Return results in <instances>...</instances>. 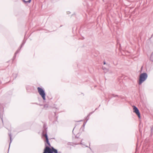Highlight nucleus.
Segmentation results:
<instances>
[{
  "mask_svg": "<svg viewBox=\"0 0 153 153\" xmlns=\"http://www.w3.org/2000/svg\"><path fill=\"white\" fill-rule=\"evenodd\" d=\"M103 64H104V65H105V64H106V63H105V62H103Z\"/></svg>",
  "mask_w": 153,
  "mask_h": 153,
  "instance_id": "nucleus-19",
  "label": "nucleus"
},
{
  "mask_svg": "<svg viewBox=\"0 0 153 153\" xmlns=\"http://www.w3.org/2000/svg\"><path fill=\"white\" fill-rule=\"evenodd\" d=\"M111 95L114 97H118V95H115L114 94H112Z\"/></svg>",
  "mask_w": 153,
  "mask_h": 153,
  "instance_id": "nucleus-17",
  "label": "nucleus"
},
{
  "mask_svg": "<svg viewBox=\"0 0 153 153\" xmlns=\"http://www.w3.org/2000/svg\"><path fill=\"white\" fill-rule=\"evenodd\" d=\"M48 105L47 104H45L44 106V108L46 109L48 107Z\"/></svg>",
  "mask_w": 153,
  "mask_h": 153,
  "instance_id": "nucleus-14",
  "label": "nucleus"
},
{
  "mask_svg": "<svg viewBox=\"0 0 153 153\" xmlns=\"http://www.w3.org/2000/svg\"><path fill=\"white\" fill-rule=\"evenodd\" d=\"M133 112L136 113L139 119H140V114L139 109L137 108L134 105L133 106Z\"/></svg>",
  "mask_w": 153,
  "mask_h": 153,
  "instance_id": "nucleus-6",
  "label": "nucleus"
},
{
  "mask_svg": "<svg viewBox=\"0 0 153 153\" xmlns=\"http://www.w3.org/2000/svg\"><path fill=\"white\" fill-rule=\"evenodd\" d=\"M48 148H46L44 149V152L43 153H51V152H50L48 151Z\"/></svg>",
  "mask_w": 153,
  "mask_h": 153,
  "instance_id": "nucleus-9",
  "label": "nucleus"
},
{
  "mask_svg": "<svg viewBox=\"0 0 153 153\" xmlns=\"http://www.w3.org/2000/svg\"><path fill=\"white\" fill-rule=\"evenodd\" d=\"M148 75L146 73H143L140 74L139 76V79L138 82V84L140 85L147 79Z\"/></svg>",
  "mask_w": 153,
  "mask_h": 153,
  "instance_id": "nucleus-2",
  "label": "nucleus"
},
{
  "mask_svg": "<svg viewBox=\"0 0 153 153\" xmlns=\"http://www.w3.org/2000/svg\"><path fill=\"white\" fill-rule=\"evenodd\" d=\"M37 90L38 93L39 95L41 96L43 100H46V94L45 90L42 88L39 87L37 88Z\"/></svg>",
  "mask_w": 153,
  "mask_h": 153,
  "instance_id": "nucleus-3",
  "label": "nucleus"
},
{
  "mask_svg": "<svg viewBox=\"0 0 153 153\" xmlns=\"http://www.w3.org/2000/svg\"><path fill=\"white\" fill-rule=\"evenodd\" d=\"M55 151H53L51 152V153H58V151L56 149L54 148Z\"/></svg>",
  "mask_w": 153,
  "mask_h": 153,
  "instance_id": "nucleus-15",
  "label": "nucleus"
},
{
  "mask_svg": "<svg viewBox=\"0 0 153 153\" xmlns=\"http://www.w3.org/2000/svg\"><path fill=\"white\" fill-rule=\"evenodd\" d=\"M48 127L47 125L45 124H44L43 125V130H47Z\"/></svg>",
  "mask_w": 153,
  "mask_h": 153,
  "instance_id": "nucleus-13",
  "label": "nucleus"
},
{
  "mask_svg": "<svg viewBox=\"0 0 153 153\" xmlns=\"http://www.w3.org/2000/svg\"><path fill=\"white\" fill-rule=\"evenodd\" d=\"M105 69V68H103V70H104V69Z\"/></svg>",
  "mask_w": 153,
  "mask_h": 153,
  "instance_id": "nucleus-22",
  "label": "nucleus"
},
{
  "mask_svg": "<svg viewBox=\"0 0 153 153\" xmlns=\"http://www.w3.org/2000/svg\"><path fill=\"white\" fill-rule=\"evenodd\" d=\"M82 140L79 137L75 136V138L73 140V142L72 143L74 145H77L79 144H82L81 142Z\"/></svg>",
  "mask_w": 153,
  "mask_h": 153,
  "instance_id": "nucleus-4",
  "label": "nucleus"
},
{
  "mask_svg": "<svg viewBox=\"0 0 153 153\" xmlns=\"http://www.w3.org/2000/svg\"><path fill=\"white\" fill-rule=\"evenodd\" d=\"M22 1L25 4L27 3H30L31 2V0H22Z\"/></svg>",
  "mask_w": 153,
  "mask_h": 153,
  "instance_id": "nucleus-11",
  "label": "nucleus"
},
{
  "mask_svg": "<svg viewBox=\"0 0 153 153\" xmlns=\"http://www.w3.org/2000/svg\"><path fill=\"white\" fill-rule=\"evenodd\" d=\"M45 149L47 148H48V151L50 152H52L53 151H55L54 148L51 146V145L49 142L48 137H45Z\"/></svg>",
  "mask_w": 153,
  "mask_h": 153,
  "instance_id": "nucleus-1",
  "label": "nucleus"
},
{
  "mask_svg": "<svg viewBox=\"0 0 153 153\" xmlns=\"http://www.w3.org/2000/svg\"><path fill=\"white\" fill-rule=\"evenodd\" d=\"M25 43V42H23L22 43V44L19 47V48L16 51V52H15V53L14 54V56H13V59H15V58H16V54L19 52L20 51V50L21 48H22L24 45Z\"/></svg>",
  "mask_w": 153,
  "mask_h": 153,
  "instance_id": "nucleus-7",
  "label": "nucleus"
},
{
  "mask_svg": "<svg viewBox=\"0 0 153 153\" xmlns=\"http://www.w3.org/2000/svg\"><path fill=\"white\" fill-rule=\"evenodd\" d=\"M5 106L4 104L2 103L0 105V118L3 123V117L4 115V108Z\"/></svg>",
  "mask_w": 153,
  "mask_h": 153,
  "instance_id": "nucleus-5",
  "label": "nucleus"
},
{
  "mask_svg": "<svg viewBox=\"0 0 153 153\" xmlns=\"http://www.w3.org/2000/svg\"><path fill=\"white\" fill-rule=\"evenodd\" d=\"M85 122H84L83 124V126H85Z\"/></svg>",
  "mask_w": 153,
  "mask_h": 153,
  "instance_id": "nucleus-20",
  "label": "nucleus"
},
{
  "mask_svg": "<svg viewBox=\"0 0 153 153\" xmlns=\"http://www.w3.org/2000/svg\"><path fill=\"white\" fill-rule=\"evenodd\" d=\"M143 66L141 67V69H140V72H142V70H143Z\"/></svg>",
  "mask_w": 153,
  "mask_h": 153,
  "instance_id": "nucleus-18",
  "label": "nucleus"
},
{
  "mask_svg": "<svg viewBox=\"0 0 153 153\" xmlns=\"http://www.w3.org/2000/svg\"><path fill=\"white\" fill-rule=\"evenodd\" d=\"M47 130H43L42 132V135L45 137H48V136L47 134Z\"/></svg>",
  "mask_w": 153,
  "mask_h": 153,
  "instance_id": "nucleus-8",
  "label": "nucleus"
},
{
  "mask_svg": "<svg viewBox=\"0 0 153 153\" xmlns=\"http://www.w3.org/2000/svg\"><path fill=\"white\" fill-rule=\"evenodd\" d=\"M150 128H151V133L152 134V133H153V125L151 126Z\"/></svg>",
  "mask_w": 153,
  "mask_h": 153,
  "instance_id": "nucleus-16",
  "label": "nucleus"
},
{
  "mask_svg": "<svg viewBox=\"0 0 153 153\" xmlns=\"http://www.w3.org/2000/svg\"><path fill=\"white\" fill-rule=\"evenodd\" d=\"M8 135L10 137V143L9 146V147H10V143H11V142L12 141L11 134V133H9Z\"/></svg>",
  "mask_w": 153,
  "mask_h": 153,
  "instance_id": "nucleus-10",
  "label": "nucleus"
},
{
  "mask_svg": "<svg viewBox=\"0 0 153 153\" xmlns=\"http://www.w3.org/2000/svg\"><path fill=\"white\" fill-rule=\"evenodd\" d=\"M93 113V112H90L89 114L87 116L86 118V122L87 121V120H88V119H89V118H88L89 117L90 115L91 114H92Z\"/></svg>",
  "mask_w": 153,
  "mask_h": 153,
  "instance_id": "nucleus-12",
  "label": "nucleus"
},
{
  "mask_svg": "<svg viewBox=\"0 0 153 153\" xmlns=\"http://www.w3.org/2000/svg\"><path fill=\"white\" fill-rule=\"evenodd\" d=\"M105 152H107V149L105 150Z\"/></svg>",
  "mask_w": 153,
  "mask_h": 153,
  "instance_id": "nucleus-21",
  "label": "nucleus"
}]
</instances>
